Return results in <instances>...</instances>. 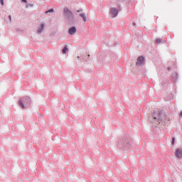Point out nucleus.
Returning a JSON list of instances; mask_svg holds the SVG:
<instances>
[{
    "mask_svg": "<svg viewBox=\"0 0 182 182\" xmlns=\"http://www.w3.org/2000/svg\"><path fill=\"white\" fill-rule=\"evenodd\" d=\"M176 139L175 138H173L172 139V144H174V141H175Z\"/></svg>",
    "mask_w": 182,
    "mask_h": 182,
    "instance_id": "obj_13",
    "label": "nucleus"
},
{
    "mask_svg": "<svg viewBox=\"0 0 182 182\" xmlns=\"http://www.w3.org/2000/svg\"><path fill=\"white\" fill-rule=\"evenodd\" d=\"M9 18L10 21H11L12 16H9Z\"/></svg>",
    "mask_w": 182,
    "mask_h": 182,
    "instance_id": "obj_15",
    "label": "nucleus"
},
{
    "mask_svg": "<svg viewBox=\"0 0 182 182\" xmlns=\"http://www.w3.org/2000/svg\"><path fill=\"white\" fill-rule=\"evenodd\" d=\"M53 11H54L53 9H50L48 10L47 11H46V14H49V13L53 12Z\"/></svg>",
    "mask_w": 182,
    "mask_h": 182,
    "instance_id": "obj_10",
    "label": "nucleus"
},
{
    "mask_svg": "<svg viewBox=\"0 0 182 182\" xmlns=\"http://www.w3.org/2000/svg\"><path fill=\"white\" fill-rule=\"evenodd\" d=\"M144 63V58L143 56H140L137 59L136 65H143Z\"/></svg>",
    "mask_w": 182,
    "mask_h": 182,
    "instance_id": "obj_3",
    "label": "nucleus"
},
{
    "mask_svg": "<svg viewBox=\"0 0 182 182\" xmlns=\"http://www.w3.org/2000/svg\"><path fill=\"white\" fill-rule=\"evenodd\" d=\"M180 116L182 117V112L180 113Z\"/></svg>",
    "mask_w": 182,
    "mask_h": 182,
    "instance_id": "obj_17",
    "label": "nucleus"
},
{
    "mask_svg": "<svg viewBox=\"0 0 182 182\" xmlns=\"http://www.w3.org/2000/svg\"><path fill=\"white\" fill-rule=\"evenodd\" d=\"M19 105H20V106H21V107H25V106L23 105V103L22 102V101H20L19 102Z\"/></svg>",
    "mask_w": 182,
    "mask_h": 182,
    "instance_id": "obj_12",
    "label": "nucleus"
},
{
    "mask_svg": "<svg viewBox=\"0 0 182 182\" xmlns=\"http://www.w3.org/2000/svg\"><path fill=\"white\" fill-rule=\"evenodd\" d=\"M109 14L112 18H116V16H117V14H119V10H117V9L116 8H112L111 9Z\"/></svg>",
    "mask_w": 182,
    "mask_h": 182,
    "instance_id": "obj_1",
    "label": "nucleus"
},
{
    "mask_svg": "<svg viewBox=\"0 0 182 182\" xmlns=\"http://www.w3.org/2000/svg\"><path fill=\"white\" fill-rule=\"evenodd\" d=\"M68 46H65V47H64V48L63 49V53H66V52H68Z\"/></svg>",
    "mask_w": 182,
    "mask_h": 182,
    "instance_id": "obj_9",
    "label": "nucleus"
},
{
    "mask_svg": "<svg viewBox=\"0 0 182 182\" xmlns=\"http://www.w3.org/2000/svg\"><path fill=\"white\" fill-rule=\"evenodd\" d=\"M0 2L1 4V5L4 6V0H0Z\"/></svg>",
    "mask_w": 182,
    "mask_h": 182,
    "instance_id": "obj_14",
    "label": "nucleus"
},
{
    "mask_svg": "<svg viewBox=\"0 0 182 182\" xmlns=\"http://www.w3.org/2000/svg\"><path fill=\"white\" fill-rule=\"evenodd\" d=\"M156 43H161V39L157 38V39L156 40Z\"/></svg>",
    "mask_w": 182,
    "mask_h": 182,
    "instance_id": "obj_11",
    "label": "nucleus"
},
{
    "mask_svg": "<svg viewBox=\"0 0 182 182\" xmlns=\"http://www.w3.org/2000/svg\"><path fill=\"white\" fill-rule=\"evenodd\" d=\"M160 114H161V113H159V117H154V120H158V123H160V119H161V117H160Z\"/></svg>",
    "mask_w": 182,
    "mask_h": 182,
    "instance_id": "obj_8",
    "label": "nucleus"
},
{
    "mask_svg": "<svg viewBox=\"0 0 182 182\" xmlns=\"http://www.w3.org/2000/svg\"><path fill=\"white\" fill-rule=\"evenodd\" d=\"M64 14L65 15H70L72 14V11H70V10H69V9L65 8L64 9Z\"/></svg>",
    "mask_w": 182,
    "mask_h": 182,
    "instance_id": "obj_6",
    "label": "nucleus"
},
{
    "mask_svg": "<svg viewBox=\"0 0 182 182\" xmlns=\"http://www.w3.org/2000/svg\"><path fill=\"white\" fill-rule=\"evenodd\" d=\"M44 27H45V25L42 24L41 26L38 28V33H41V32H42V31H43Z\"/></svg>",
    "mask_w": 182,
    "mask_h": 182,
    "instance_id": "obj_7",
    "label": "nucleus"
},
{
    "mask_svg": "<svg viewBox=\"0 0 182 182\" xmlns=\"http://www.w3.org/2000/svg\"><path fill=\"white\" fill-rule=\"evenodd\" d=\"M176 156L178 157V159H181L182 157V149H178L176 151Z\"/></svg>",
    "mask_w": 182,
    "mask_h": 182,
    "instance_id": "obj_2",
    "label": "nucleus"
},
{
    "mask_svg": "<svg viewBox=\"0 0 182 182\" xmlns=\"http://www.w3.org/2000/svg\"><path fill=\"white\" fill-rule=\"evenodd\" d=\"M22 2H24L25 4H26V0H22Z\"/></svg>",
    "mask_w": 182,
    "mask_h": 182,
    "instance_id": "obj_16",
    "label": "nucleus"
},
{
    "mask_svg": "<svg viewBox=\"0 0 182 182\" xmlns=\"http://www.w3.org/2000/svg\"><path fill=\"white\" fill-rule=\"evenodd\" d=\"M68 33L70 35H75V33H76V28L75 27H71L70 28H69Z\"/></svg>",
    "mask_w": 182,
    "mask_h": 182,
    "instance_id": "obj_4",
    "label": "nucleus"
},
{
    "mask_svg": "<svg viewBox=\"0 0 182 182\" xmlns=\"http://www.w3.org/2000/svg\"><path fill=\"white\" fill-rule=\"evenodd\" d=\"M77 12H80V10L77 11Z\"/></svg>",
    "mask_w": 182,
    "mask_h": 182,
    "instance_id": "obj_18",
    "label": "nucleus"
},
{
    "mask_svg": "<svg viewBox=\"0 0 182 182\" xmlns=\"http://www.w3.org/2000/svg\"><path fill=\"white\" fill-rule=\"evenodd\" d=\"M80 16L82 18L84 22H86L87 21V17L86 16V14H85V13L80 14Z\"/></svg>",
    "mask_w": 182,
    "mask_h": 182,
    "instance_id": "obj_5",
    "label": "nucleus"
}]
</instances>
